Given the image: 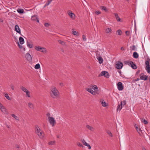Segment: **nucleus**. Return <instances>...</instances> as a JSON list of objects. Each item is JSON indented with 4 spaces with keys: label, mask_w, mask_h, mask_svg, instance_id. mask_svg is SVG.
Here are the masks:
<instances>
[{
    "label": "nucleus",
    "mask_w": 150,
    "mask_h": 150,
    "mask_svg": "<svg viewBox=\"0 0 150 150\" xmlns=\"http://www.w3.org/2000/svg\"><path fill=\"white\" fill-rule=\"evenodd\" d=\"M121 50H124V48L123 47L121 48Z\"/></svg>",
    "instance_id": "60"
},
{
    "label": "nucleus",
    "mask_w": 150,
    "mask_h": 150,
    "mask_svg": "<svg viewBox=\"0 0 150 150\" xmlns=\"http://www.w3.org/2000/svg\"><path fill=\"white\" fill-rule=\"evenodd\" d=\"M10 87L11 88V89H12L13 90H14V86H13V85L11 84V85H10Z\"/></svg>",
    "instance_id": "53"
},
{
    "label": "nucleus",
    "mask_w": 150,
    "mask_h": 150,
    "mask_svg": "<svg viewBox=\"0 0 150 150\" xmlns=\"http://www.w3.org/2000/svg\"><path fill=\"white\" fill-rule=\"evenodd\" d=\"M77 145L78 146H81V147H83V145L79 142H78L77 143Z\"/></svg>",
    "instance_id": "46"
},
{
    "label": "nucleus",
    "mask_w": 150,
    "mask_h": 150,
    "mask_svg": "<svg viewBox=\"0 0 150 150\" xmlns=\"http://www.w3.org/2000/svg\"><path fill=\"white\" fill-rule=\"evenodd\" d=\"M121 31L120 30H118L117 32V34L118 35H121Z\"/></svg>",
    "instance_id": "42"
},
{
    "label": "nucleus",
    "mask_w": 150,
    "mask_h": 150,
    "mask_svg": "<svg viewBox=\"0 0 150 150\" xmlns=\"http://www.w3.org/2000/svg\"><path fill=\"white\" fill-rule=\"evenodd\" d=\"M16 120H18L19 119H18V117L17 116H16V115H15L14 114H12V115H11Z\"/></svg>",
    "instance_id": "39"
},
{
    "label": "nucleus",
    "mask_w": 150,
    "mask_h": 150,
    "mask_svg": "<svg viewBox=\"0 0 150 150\" xmlns=\"http://www.w3.org/2000/svg\"><path fill=\"white\" fill-rule=\"evenodd\" d=\"M21 89L24 92H25L26 91H27L28 90L25 87H24L23 86H21L20 87Z\"/></svg>",
    "instance_id": "26"
},
{
    "label": "nucleus",
    "mask_w": 150,
    "mask_h": 150,
    "mask_svg": "<svg viewBox=\"0 0 150 150\" xmlns=\"http://www.w3.org/2000/svg\"><path fill=\"white\" fill-rule=\"evenodd\" d=\"M140 78L141 79L146 80L147 78V76L144 75V74L142 73L140 75Z\"/></svg>",
    "instance_id": "11"
},
{
    "label": "nucleus",
    "mask_w": 150,
    "mask_h": 150,
    "mask_svg": "<svg viewBox=\"0 0 150 150\" xmlns=\"http://www.w3.org/2000/svg\"><path fill=\"white\" fill-rule=\"evenodd\" d=\"M35 131L37 134L41 132L40 128L38 126L35 127Z\"/></svg>",
    "instance_id": "22"
},
{
    "label": "nucleus",
    "mask_w": 150,
    "mask_h": 150,
    "mask_svg": "<svg viewBox=\"0 0 150 150\" xmlns=\"http://www.w3.org/2000/svg\"><path fill=\"white\" fill-rule=\"evenodd\" d=\"M130 48L132 50H135L136 48L135 46L134 45H133L132 46L130 47Z\"/></svg>",
    "instance_id": "43"
},
{
    "label": "nucleus",
    "mask_w": 150,
    "mask_h": 150,
    "mask_svg": "<svg viewBox=\"0 0 150 150\" xmlns=\"http://www.w3.org/2000/svg\"><path fill=\"white\" fill-rule=\"evenodd\" d=\"M45 26L46 27H47L49 26V24L48 23H44Z\"/></svg>",
    "instance_id": "52"
},
{
    "label": "nucleus",
    "mask_w": 150,
    "mask_h": 150,
    "mask_svg": "<svg viewBox=\"0 0 150 150\" xmlns=\"http://www.w3.org/2000/svg\"><path fill=\"white\" fill-rule=\"evenodd\" d=\"M26 93V96L28 97H30V92L28 90L26 91L25 92Z\"/></svg>",
    "instance_id": "34"
},
{
    "label": "nucleus",
    "mask_w": 150,
    "mask_h": 150,
    "mask_svg": "<svg viewBox=\"0 0 150 150\" xmlns=\"http://www.w3.org/2000/svg\"><path fill=\"white\" fill-rule=\"evenodd\" d=\"M35 49L37 50L40 51L44 53H46L47 52L46 49L43 47H42L40 46L36 47H35Z\"/></svg>",
    "instance_id": "4"
},
{
    "label": "nucleus",
    "mask_w": 150,
    "mask_h": 150,
    "mask_svg": "<svg viewBox=\"0 0 150 150\" xmlns=\"http://www.w3.org/2000/svg\"><path fill=\"white\" fill-rule=\"evenodd\" d=\"M72 33L74 35H76L77 34V32L76 31H74L72 32Z\"/></svg>",
    "instance_id": "49"
},
{
    "label": "nucleus",
    "mask_w": 150,
    "mask_h": 150,
    "mask_svg": "<svg viewBox=\"0 0 150 150\" xmlns=\"http://www.w3.org/2000/svg\"><path fill=\"white\" fill-rule=\"evenodd\" d=\"M58 42L60 44L62 45H65V42L60 40H58Z\"/></svg>",
    "instance_id": "36"
},
{
    "label": "nucleus",
    "mask_w": 150,
    "mask_h": 150,
    "mask_svg": "<svg viewBox=\"0 0 150 150\" xmlns=\"http://www.w3.org/2000/svg\"><path fill=\"white\" fill-rule=\"evenodd\" d=\"M86 127L87 128L92 131H93L94 129L93 127L89 126L88 125H86Z\"/></svg>",
    "instance_id": "19"
},
{
    "label": "nucleus",
    "mask_w": 150,
    "mask_h": 150,
    "mask_svg": "<svg viewBox=\"0 0 150 150\" xmlns=\"http://www.w3.org/2000/svg\"><path fill=\"white\" fill-rule=\"evenodd\" d=\"M81 141L82 142V143L83 144V145L85 146L87 143H86V142L85 141V140L83 139H82L81 140Z\"/></svg>",
    "instance_id": "37"
},
{
    "label": "nucleus",
    "mask_w": 150,
    "mask_h": 150,
    "mask_svg": "<svg viewBox=\"0 0 150 150\" xmlns=\"http://www.w3.org/2000/svg\"><path fill=\"white\" fill-rule=\"evenodd\" d=\"M100 8L102 10L105 11V12H108V9L106 7L104 6H101L100 7Z\"/></svg>",
    "instance_id": "29"
},
{
    "label": "nucleus",
    "mask_w": 150,
    "mask_h": 150,
    "mask_svg": "<svg viewBox=\"0 0 150 150\" xmlns=\"http://www.w3.org/2000/svg\"><path fill=\"white\" fill-rule=\"evenodd\" d=\"M114 14L115 16L116 19L117 20V21H120V18L118 16V14H117V13H115Z\"/></svg>",
    "instance_id": "27"
},
{
    "label": "nucleus",
    "mask_w": 150,
    "mask_h": 150,
    "mask_svg": "<svg viewBox=\"0 0 150 150\" xmlns=\"http://www.w3.org/2000/svg\"><path fill=\"white\" fill-rule=\"evenodd\" d=\"M59 94V92L56 88L54 86L52 87L50 93L51 96L53 98H55L58 96Z\"/></svg>",
    "instance_id": "1"
},
{
    "label": "nucleus",
    "mask_w": 150,
    "mask_h": 150,
    "mask_svg": "<svg viewBox=\"0 0 150 150\" xmlns=\"http://www.w3.org/2000/svg\"><path fill=\"white\" fill-rule=\"evenodd\" d=\"M112 31V29L110 28H107L105 30L106 32L107 33H109L111 32Z\"/></svg>",
    "instance_id": "38"
},
{
    "label": "nucleus",
    "mask_w": 150,
    "mask_h": 150,
    "mask_svg": "<svg viewBox=\"0 0 150 150\" xmlns=\"http://www.w3.org/2000/svg\"><path fill=\"white\" fill-rule=\"evenodd\" d=\"M0 109L3 113H4L7 114L8 112H7L6 109L2 105V104L0 103Z\"/></svg>",
    "instance_id": "8"
},
{
    "label": "nucleus",
    "mask_w": 150,
    "mask_h": 150,
    "mask_svg": "<svg viewBox=\"0 0 150 150\" xmlns=\"http://www.w3.org/2000/svg\"><path fill=\"white\" fill-rule=\"evenodd\" d=\"M25 57L28 61H31L32 59L31 56L29 54L27 53L25 55Z\"/></svg>",
    "instance_id": "12"
},
{
    "label": "nucleus",
    "mask_w": 150,
    "mask_h": 150,
    "mask_svg": "<svg viewBox=\"0 0 150 150\" xmlns=\"http://www.w3.org/2000/svg\"><path fill=\"white\" fill-rule=\"evenodd\" d=\"M82 38L83 40L84 41L86 40V37L85 35H83L82 36Z\"/></svg>",
    "instance_id": "50"
},
{
    "label": "nucleus",
    "mask_w": 150,
    "mask_h": 150,
    "mask_svg": "<svg viewBox=\"0 0 150 150\" xmlns=\"http://www.w3.org/2000/svg\"><path fill=\"white\" fill-rule=\"evenodd\" d=\"M145 69L147 72L150 73V59L148 58L145 62Z\"/></svg>",
    "instance_id": "2"
},
{
    "label": "nucleus",
    "mask_w": 150,
    "mask_h": 150,
    "mask_svg": "<svg viewBox=\"0 0 150 150\" xmlns=\"http://www.w3.org/2000/svg\"><path fill=\"white\" fill-rule=\"evenodd\" d=\"M135 127L137 130V131L139 132V131H140V129H139L138 128V127L137 126H136V125H135Z\"/></svg>",
    "instance_id": "45"
},
{
    "label": "nucleus",
    "mask_w": 150,
    "mask_h": 150,
    "mask_svg": "<svg viewBox=\"0 0 150 150\" xmlns=\"http://www.w3.org/2000/svg\"><path fill=\"white\" fill-rule=\"evenodd\" d=\"M37 134L41 138H43L44 137V134L42 132H40L38 133Z\"/></svg>",
    "instance_id": "17"
},
{
    "label": "nucleus",
    "mask_w": 150,
    "mask_h": 150,
    "mask_svg": "<svg viewBox=\"0 0 150 150\" xmlns=\"http://www.w3.org/2000/svg\"><path fill=\"white\" fill-rule=\"evenodd\" d=\"M106 132L107 133V134L111 137H113V135L112 134L111 132L109 130H106Z\"/></svg>",
    "instance_id": "31"
},
{
    "label": "nucleus",
    "mask_w": 150,
    "mask_h": 150,
    "mask_svg": "<svg viewBox=\"0 0 150 150\" xmlns=\"http://www.w3.org/2000/svg\"><path fill=\"white\" fill-rule=\"evenodd\" d=\"M52 0H48V1L46 2L44 7L48 6L50 3L52 2Z\"/></svg>",
    "instance_id": "33"
},
{
    "label": "nucleus",
    "mask_w": 150,
    "mask_h": 150,
    "mask_svg": "<svg viewBox=\"0 0 150 150\" xmlns=\"http://www.w3.org/2000/svg\"><path fill=\"white\" fill-rule=\"evenodd\" d=\"M28 107L31 109H33L34 108L33 104L30 102H29L28 103Z\"/></svg>",
    "instance_id": "23"
},
{
    "label": "nucleus",
    "mask_w": 150,
    "mask_h": 150,
    "mask_svg": "<svg viewBox=\"0 0 150 150\" xmlns=\"http://www.w3.org/2000/svg\"><path fill=\"white\" fill-rule=\"evenodd\" d=\"M125 63L126 64H128L129 66H131L134 69H135L137 68L136 64L133 62L130 61H127L125 62Z\"/></svg>",
    "instance_id": "3"
},
{
    "label": "nucleus",
    "mask_w": 150,
    "mask_h": 150,
    "mask_svg": "<svg viewBox=\"0 0 150 150\" xmlns=\"http://www.w3.org/2000/svg\"><path fill=\"white\" fill-rule=\"evenodd\" d=\"M19 40L20 43L22 45L24 44V41L23 38L22 37H20L19 38Z\"/></svg>",
    "instance_id": "20"
},
{
    "label": "nucleus",
    "mask_w": 150,
    "mask_h": 150,
    "mask_svg": "<svg viewBox=\"0 0 150 150\" xmlns=\"http://www.w3.org/2000/svg\"><path fill=\"white\" fill-rule=\"evenodd\" d=\"M17 11L19 13H23L24 12V10L22 8L18 9L17 10Z\"/></svg>",
    "instance_id": "28"
},
{
    "label": "nucleus",
    "mask_w": 150,
    "mask_h": 150,
    "mask_svg": "<svg viewBox=\"0 0 150 150\" xmlns=\"http://www.w3.org/2000/svg\"><path fill=\"white\" fill-rule=\"evenodd\" d=\"M59 85L60 86H61V87H62L64 86V84L62 83H59Z\"/></svg>",
    "instance_id": "57"
},
{
    "label": "nucleus",
    "mask_w": 150,
    "mask_h": 150,
    "mask_svg": "<svg viewBox=\"0 0 150 150\" xmlns=\"http://www.w3.org/2000/svg\"><path fill=\"white\" fill-rule=\"evenodd\" d=\"M104 76L108 78L109 77V74L108 72L106 71V73H105V75H104Z\"/></svg>",
    "instance_id": "44"
},
{
    "label": "nucleus",
    "mask_w": 150,
    "mask_h": 150,
    "mask_svg": "<svg viewBox=\"0 0 150 150\" xmlns=\"http://www.w3.org/2000/svg\"><path fill=\"white\" fill-rule=\"evenodd\" d=\"M142 150H146L144 147L142 148Z\"/></svg>",
    "instance_id": "61"
},
{
    "label": "nucleus",
    "mask_w": 150,
    "mask_h": 150,
    "mask_svg": "<svg viewBox=\"0 0 150 150\" xmlns=\"http://www.w3.org/2000/svg\"><path fill=\"white\" fill-rule=\"evenodd\" d=\"M5 96L6 98L8 100H10L11 99L9 96H8L7 93H6L5 94Z\"/></svg>",
    "instance_id": "41"
},
{
    "label": "nucleus",
    "mask_w": 150,
    "mask_h": 150,
    "mask_svg": "<svg viewBox=\"0 0 150 150\" xmlns=\"http://www.w3.org/2000/svg\"><path fill=\"white\" fill-rule=\"evenodd\" d=\"M16 148H18V149L19 148V146L18 145H17L16 146Z\"/></svg>",
    "instance_id": "62"
},
{
    "label": "nucleus",
    "mask_w": 150,
    "mask_h": 150,
    "mask_svg": "<svg viewBox=\"0 0 150 150\" xmlns=\"http://www.w3.org/2000/svg\"><path fill=\"white\" fill-rule=\"evenodd\" d=\"M103 107H106L107 106V104L103 100H101L100 101Z\"/></svg>",
    "instance_id": "21"
},
{
    "label": "nucleus",
    "mask_w": 150,
    "mask_h": 150,
    "mask_svg": "<svg viewBox=\"0 0 150 150\" xmlns=\"http://www.w3.org/2000/svg\"><path fill=\"white\" fill-rule=\"evenodd\" d=\"M15 30L19 34H21V30L18 25H16L15 27Z\"/></svg>",
    "instance_id": "14"
},
{
    "label": "nucleus",
    "mask_w": 150,
    "mask_h": 150,
    "mask_svg": "<svg viewBox=\"0 0 150 150\" xmlns=\"http://www.w3.org/2000/svg\"><path fill=\"white\" fill-rule=\"evenodd\" d=\"M97 58L99 61V62L100 64L103 63V60L102 57L100 56H97Z\"/></svg>",
    "instance_id": "16"
},
{
    "label": "nucleus",
    "mask_w": 150,
    "mask_h": 150,
    "mask_svg": "<svg viewBox=\"0 0 150 150\" xmlns=\"http://www.w3.org/2000/svg\"><path fill=\"white\" fill-rule=\"evenodd\" d=\"M133 57L135 58H137L139 57V54L136 52H134L133 54Z\"/></svg>",
    "instance_id": "24"
},
{
    "label": "nucleus",
    "mask_w": 150,
    "mask_h": 150,
    "mask_svg": "<svg viewBox=\"0 0 150 150\" xmlns=\"http://www.w3.org/2000/svg\"><path fill=\"white\" fill-rule=\"evenodd\" d=\"M6 127H7V128H9V126H8V125H7L6 126Z\"/></svg>",
    "instance_id": "63"
},
{
    "label": "nucleus",
    "mask_w": 150,
    "mask_h": 150,
    "mask_svg": "<svg viewBox=\"0 0 150 150\" xmlns=\"http://www.w3.org/2000/svg\"><path fill=\"white\" fill-rule=\"evenodd\" d=\"M55 141H53L50 142H48V144L49 145H54L55 144Z\"/></svg>",
    "instance_id": "40"
},
{
    "label": "nucleus",
    "mask_w": 150,
    "mask_h": 150,
    "mask_svg": "<svg viewBox=\"0 0 150 150\" xmlns=\"http://www.w3.org/2000/svg\"><path fill=\"white\" fill-rule=\"evenodd\" d=\"M37 134L41 138H43L44 137V134L42 132H40L38 133Z\"/></svg>",
    "instance_id": "18"
},
{
    "label": "nucleus",
    "mask_w": 150,
    "mask_h": 150,
    "mask_svg": "<svg viewBox=\"0 0 150 150\" xmlns=\"http://www.w3.org/2000/svg\"><path fill=\"white\" fill-rule=\"evenodd\" d=\"M40 64L38 63L35 65V68L36 69H38L40 68Z\"/></svg>",
    "instance_id": "35"
},
{
    "label": "nucleus",
    "mask_w": 150,
    "mask_h": 150,
    "mask_svg": "<svg viewBox=\"0 0 150 150\" xmlns=\"http://www.w3.org/2000/svg\"><path fill=\"white\" fill-rule=\"evenodd\" d=\"M123 67V64L120 61H118L115 64V67L118 69H120Z\"/></svg>",
    "instance_id": "7"
},
{
    "label": "nucleus",
    "mask_w": 150,
    "mask_h": 150,
    "mask_svg": "<svg viewBox=\"0 0 150 150\" xmlns=\"http://www.w3.org/2000/svg\"><path fill=\"white\" fill-rule=\"evenodd\" d=\"M92 86H88L85 89L86 91L94 95H95V93L92 89Z\"/></svg>",
    "instance_id": "6"
},
{
    "label": "nucleus",
    "mask_w": 150,
    "mask_h": 150,
    "mask_svg": "<svg viewBox=\"0 0 150 150\" xmlns=\"http://www.w3.org/2000/svg\"><path fill=\"white\" fill-rule=\"evenodd\" d=\"M139 78H137V79H136L135 80V81H139Z\"/></svg>",
    "instance_id": "59"
},
{
    "label": "nucleus",
    "mask_w": 150,
    "mask_h": 150,
    "mask_svg": "<svg viewBox=\"0 0 150 150\" xmlns=\"http://www.w3.org/2000/svg\"><path fill=\"white\" fill-rule=\"evenodd\" d=\"M57 137L58 138H59V137L58 136Z\"/></svg>",
    "instance_id": "64"
},
{
    "label": "nucleus",
    "mask_w": 150,
    "mask_h": 150,
    "mask_svg": "<svg viewBox=\"0 0 150 150\" xmlns=\"http://www.w3.org/2000/svg\"><path fill=\"white\" fill-rule=\"evenodd\" d=\"M47 116H49V117H50V113H47Z\"/></svg>",
    "instance_id": "58"
},
{
    "label": "nucleus",
    "mask_w": 150,
    "mask_h": 150,
    "mask_svg": "<svg viewBox=\"0 0 150 150\" xmlns=\"http://www.w3.org/2000/svg\"><path fill=\"white\" fill-rule=\"evenodd\" d=\"M92 88L94 90H95L96 91H98V88L97 86L96 85H94L92 87Z\"/></svg>",
    "instance_id": "30"
},
{
    "label": "nucleus",
    "mask_w": 150,
    "mask_h": 150,
    "mask_svg": "<svg viewBox=\"0 0 150 150\" xmlns=\"http://www.w3.org/2000/svg\"><path fill=\"white\" fill-rule=\"evenodd\" d=\"M122 102V105H123V106L126 104V102L125 100H123V102Z\"/></svg>",
    "instance_id": "55"
},
{
    "label": "nucleus",
    "mask_w": 150,
    "mask_h": 150,
    "mask_svg": "<svg viewBox=\"0 0 150 150\" xmlns=\"http://www.w3.org/2000/svg\"><path fill=\"white\" fill-rule=\"evenodd\" d=\"M18 46H19V47L20 48H22V46L21 45H20L18 42Z\"/></svg>",
    "instance_id": "56"
},
{
    "label": "nucleus",
    "mask_w": 150,
    "mask_h": 150,
    "mask_svg": "<svg viewBox=\"0 0 150 150\" xmlns=\"http://www.w3.org/2000/svg\"><path fill=\"white\" fill-rule=\"evenodd\" d=\"M125 33L127 36H128L129 34V32L128 31H126Z\"/></svg>",
    "instance_id": "54"
},
{
    "label": "nucleus",
    "mask_w": 150,
    "mask_h": 150,
    "mask_svg": "<svg viewBox=\"0 0 150 150\" xmlns=\"http://www.w3.org/2000/svg\"><path fill=\"white\" fill-rule=\"evenodd\" d=\"M117 87L118 90L121 91L123 89V87L122 85V83L121 82H119L117 84Z\"/></svg>",
    "instance_id": "9"
},
{
    "label": "nucleus",
    "mask_w": 150,
    "mask_h": 150,
    "mask_svg": "<svg viewBox=\"0 0 150 150\" xmlns=\"http://www.w3.org/2000/svg\"><path fill=\"white\" fill-rule=\"evenodd\" d=\"M48 120L49 121L50 124L52 126H54V123L56 122L55 120L53 117H49L48 118Z\"/></svg>",
    "instance_id": "5"
},
{
    "label": "nucleus",
    "mask_w": 150,
    "mask_h": 150,
    "mask_svg": "<svg viewBox=\"0 0 150 150\" xmlns=\"http://www.w3.org/2000/svg\"><path fill=\"white\" fill-rule=\"evenodd\" d=\"M67 13L69 16L73 19H74L75 17V15L72 11L69 10L67 11Z\"/></svg>",
    "instance_id": "10"
},
{
    "label": "nucleus",
    "mask_w": 150,
    "mask_h": 150,
    "mask_svg": "<svg viewBox=\"0 0 150 150\" xmlns=\"http://www.w3.org/2000/svg\"><path fill=\"white\" fill-rule=\"evenodd\" d=\"M143 122L145 124H147L148 123L147 121L145 119L143 120Z\"/></svg>",
    "instance_id": "48"
},
{
    "label": "nucleus",
    "mask_w": 150,
    "mask_h": 150,
    "mask_svg": "<svg viewBox=\"0 0 150 150\" xmlns=\"http://www.w3.org/2000/svg\"><path fill=\"white\" fill-rule=\"evenodd\" d=\"M95 13L97 15H98L100 14L101 13V12L99 11H97Z\"/></svg>",
    "instance_id": "51"
},
{
    "label": "nucleus",
    "mask_w": 150,
    "mask_h": 150,
    "mask_svg": "<svg viewBox=\"0 0 150 150\" xmlns=\"http://www.w3.org/2000/svg\"><path fill=\"white\" fill-rule=\"evenodd\" d=\"M27 45L28 47H29L30 48H32V47L33 44H32L30 42H27Z\"/></svg>",
    "instance_id": "25"
},
{
    "label": "nucleus",
    "mask_w": 150,
    "mask_h": 150,
    "mask_svg": "<svg viewBox=\"0 0 150 150\" xmlns=\"http://www.w3.org/2000/svg\"><path fill=\"white\" fill-rule=\"evenodd\" d=\"M31 20L33 21H36L37 20V21L39 23V20L38 19L37 16L36 15H34L32 16L31 17Z\"/></svg>",
    "instance_id": "13"
},
{
    "label": "nucleus",
    "mask_w": 150,
    "mask_h": 150,
    "mask_svg": "<svg viewBox=\"0 0 150 150\" xmlns=\"http://www.w3.org/2000/svg\"><path fill=\"white\" fill-rule=\"evenodd\" d=\"M85 146H87V147H88V149H91V146H90V145L88 144H86Z\"/></svg>",
    "instance_id": "47"
},
{
    "label": "nucleus",
    "mask_w": 150,
    "mask_h": 150,
    "mask_svg": "<svg viewBox=\"0 0 150 150\" xmlns=\"http://www.w3.org/2000/svg\"><path fill=\"white\" fill-rule=\"evenodd\" d=\"M106 71H103L101 72V73L99 75V76H104L105 75V73H106Z\"/></svg>",
    "instance_id": "32"
},
{
    "label": "nucleus",
    "mask_w": 150,
    "mask_h": 150,
    "mask_svg": "<svg viewBox=\"0 0 150 150\" xmlns=\"http://www.w3.org/2000/svg\"><path fill=\"white\" fill-rule=\"evenodd\" d=\"M122 107V102H121L120 104L118 105L117 107V110L119 111L121 110Z\"/></svg>",
    "instance_id": "15"
}]
</instances>
